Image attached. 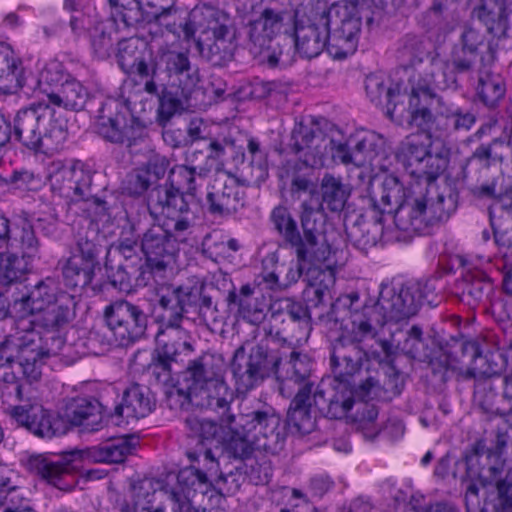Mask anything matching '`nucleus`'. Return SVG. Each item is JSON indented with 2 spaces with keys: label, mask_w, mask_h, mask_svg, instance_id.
Listing matches in <instances>:
<instances>
[{
  "label": "nucleus",
  "mask_w": 512,
  "mask_h": 512,
  "mask_svg": "<svg viewBox=\"0 0 512 512\" xmlns=\"http://www.w3.org/2000/svg\"><path fill=\"white\" fill-rule=\"evenodd\" d=\"M476 90L480 100L490 108L496 107L506 92L503 78L488 70L479 72Z\"/></svg>",
  "instance_id": "56"
},
{
  "label": "nucleus",
  "mask_w": 512,
  "mask_h": 512,
  "mask_svg": "<svg viewBox=\"0 0 512 512\" xmlns=\"http://www.w3.org/2000/svg\"><path fill=\"white\" fill-rule=\"evenodd\" d=\"M496 370L490 366L482 367H468L463 370L459 375L463 379H474V402L486 413L495 415H505L506 409L499 405L501 397L495 392L497 382H500V377L496 375Z\"/></svg>",
  "instance_id": "23"
},
{
  "label": "nucleus",
  "mask_w": 512,
  "mask_h": 512,
  "mask_svg": "<svg viewBox=\"0 0 512 512\" xmlns=\"http://www.w3.org/2000/svg\"><path fill=\"white\" fill-rule=\"evenodd\" d=\"M177 480L182 488V492L186 494L187 499L191 497V493L205 495L211 487L208 476L194 467H187L180 470Z\"/></svg>",
  "instance_id": "62"
},
{
  "label": "nucleus",
  "mask_w": 512,
  "mask_h": 512,
  "mask_svg": "<svg viewBox=\"0 0 512 512\" xmlns=\"http://www.w3.org/2000/svg\"><path fill=\"white\" fill-rule=\"evenodd\" d=\"M386 376L387 378L382 386L380 385L379 380L374 377L366 378L365 381L359 385V395L363 399L378 397L380 396V391L382 389L393 396L399 395L404 387V380L401 373L391 366L389 367Z\"/></svg>",
  "instance_id": "54"
},
{
  "label": "nucleus",
  "mask_w": 512,
  "mask_h": 512,
  "mask_svg": "<svg viewBox=\"0 0 512 512\" xmlns=\"http://www.w3.org/2000/svg\"><path fill=\"white\" fill-rule=\"evenodd\" d=\"M49 103L66 110H81L88 99V91L81 82L66 76L56 89H43Z\"/></svg>",
  "instance_id": "45"
},
{
  "label": "nucleus",
  "mask_w": 512,
  "mask_h": 512,
  "mask_svg": "<svg viewBox=\"0 0 512 512\" xmlns=\"http://www.w3.org/2000/svg\"><path fill=\"white\" fill-rule=\"evenodd\" d=\"M234 430L233 456L240 459L249 458L254 450L276 453L285 440L281 418L269 405L234 415Z\"/></svg>",
  "instance_id": "2"
},
{
  "label": "nucleus",
  "mask_w": 512,
  "mask_h": 512,
  "mask_svg": "<svg viewBox=\"0 0 512 512\" xmlns=\"http://www.w3.org/2000/svg\"><path fill=\"white\" fill-rule=\"evenodd\" d=\"M328 336L330 339V349L332 350V339L335 338L336 333L330 331ZM330 365L334 374V380L338 384L331 390L332 394L329 397V403L324 416L331 419H342L352 409L354 404V392L351 388L347 387L348 377L356 374L360 368L352 374L337 375L332 362V354L330 355Z\"/></svg>",
  "instance_id": "38"
},
{
  "label": "nucleus",
  "mask_w": 512,
  "mask_h": 512,
  "mask_svg": "<svg viewBox=\"0 0 512 512\" xmlns=\"http://www.w3.org/2000/svg\"><path fill=\"white\" fill-rule=\"evenodd\" d=\"M430 145L428 136L412 134L400 143L396 152L397 160L407 173L417 179L415 183L434 185V181L447 167V156L441 152L432 153Z\"/></svg>",
  "instance_id": "7"
},
{
  "label": "nucleus",
  "mask_w": 512,
  "mask_h": 512,
  "mask_svg": "<svg viewBox=\"0 0 512 512\" xmlns=\"http://www.w3.org/2000/svg\"><path fill=\"white\" fill-rule=\"evenodd\" d=\"M13 135L28 149L53 154L63 147L68 132L66 124L55 119V110L50 104L39 101L17 112Z\"/></svg>",
  "instance_id": "3"
},
{
  "label": "nucleus",
  "mask_w": 512,
  "mask_h": 512,
  "mask_svg": "<svg viewBox=\"0 0 512 512\" xmlns=\"http://www.w3.org/2000/svg\"><path fill=\"white\" fill-rule=\"evenodd\" d=\"M137 40L129 38L118 42L117 61L126 73L136 74L144 82V90L148 94H158L159 87L163 86L164 78L157 67V61L152 55L146 59L137 58Z\"/></svg>",
  "instance_id": "18"
},
{
  "label": "nucleus",
  "mask_w": 512,
  "mask_h": 512,
  "mask_svg": "<svg viewBox=\"0 0 512 512\" xmlns=\"http://www.w3.org/2000/svg\"><path fill=\"white\" fill-rule=\"evenodd\" d=\"M33 262H28L23 256L15 253H8L1 258L0 262V321L8 315V301L6 298L7 288L17 282L31 268Z\"/></svg>",
  "instance_id": "43"
},
{
  "label": "nucleus",
  "mask_w": 512,
  "mask_h": 512,
  "mask_svg": "<svg viewBox=\"0 0 512 512\" xmlns=\"http://www.w3.org/2000/svg\"><path fill=\"white\" fill-rule=\"evenodd\" d=\"M452 208V199L447 201L443 194L438 193L435 185L412 183L407 198L392 214L399 230L422 232L433 222L448 217Z\"/></svg>",
  "instance_id": "5"
},
{
  "label": "nucleus",
  "mask_w": 512,
  "mask_h": 512,
  "mask_svg": "<svg viewBox=\"0 0 512 512\" xmlns=\"http://www.w3.org/2000/svg\"><path fill=\"white\" fill-rule=\"evenodd\" d=\"M209 43L197 41V47L203 57L213 65H224L231 61L236 49L235 33L218 35L209 39Z\"/></svg>",
  "instance_id": "51"
},
{
  "label": "nucleus",
  "mask_w": 512,
  "mask_h": 512,
  "mask_svg": "<svg viewBox=\"0 0 512 512\" xmlns=\"http://www.w3.org/2000/svg\"><path fill=\"white\" fill-rule=\"evenodd\" d=\"M97 133L109 142L131 146L139 137L140 128L134 120L116 108L110 116L100 115L97 122Z\"/></svg>",
  "instance_id": "32"
},
{
  "label": "nucleus",
  "mask_w": 512,
  "mask_h": 512,
  "mask_svg": "<svg viewBox=\"0 0 512 512\" xmlns=\"http://www.w3.org/2000/svg\"><path fill=\"white\" fill-rule=\"evenodd\" d=\"M101 248L97 231L94 228H88L84 233H79L71 256H76L84 263L96 268L99 265L98 256Z\"/></svg>",
  "instance_id": "61"
},
{
  "label": "nucleus",
  "mask_w": 512,
  "mask_h": 512,
  "mask_svg": "<svg viewBox=\"0 0 512 512\" xmlns=\"http://www.w3.org/2000/svg\"><path fill=\"white\" fill-rule=\"evenodd\" d=\"M329 46L330 32L323 13L307 25H295V47L303 57H317L325 48L329 53Z\"/></svg>",
  "instance_id": "28"
},
{
  "label": "nucleus",
  "mask_w": 512,
  "mask_h": 512,
  "mask_svg": "<svg viewBox=\"0 0 512 512\" xmlns=\"http://www.w3.org/2000/svg\"><path fill=\"white\" fill-rule=\"evenodd\" d=\"M423 299V289L418 284L395 287L384 283L373 305L362 306L356 292L339 297L327 320V324L334 325L342 321V332L332 339L336 374H352L361 368L366 352L360 343L374 337L387 322H400L416 315Z\"/></svg>",
  "instance_id": "1"
},
{
  "label": "nucleus",
  "mask_w": 512,
  "mask_h": 512,
  "mask_svg": "<svg viewBox=\"0 0 512 512\" xmlns=\"http://www.w3.org/2000/svg\"><path fill=\"white\" fill-rule=\"evenodd\" d=\"M322 205L314 207L310 202L301 204V228L300 233L297 222L285 206L275 207L270 215V220L275 230L280 234L286 244L293 250L300 260L311 257L312 249L329 247L323 236Z\"/></svg>",
  "instance_id": "4"
},
{
  "label": "nucleus",
  "mask_w": 512,
  "mask_h": 512,
  "mask_svg": "<svg viewBox=\"0 0 512 512\" xmlns=\"http://www.w3.org/2000/svg\"><path fill=\"white\" fill-rule=\"evenodd\" d=\"M104 319L114 342L129 345L140 339L147 329L148 317L143 309L127 300H116L105 307Z\"/></svg>",
  "instance_id": "12"
},
{
  "label": "nucleus",
  "mask_w": 512,
  "mask_h": 512,
  "mask_svg": "<svg viewBox=\"0 0 512 512\" xmlns=\"http://www.w3.org/2000/svg\"><path fill=\"white\" fill-rule=\"evenodd\" d=\"M17 64L11 47L0 42V89L5 93L17 87Z\"/></svg>",
  "instance_id": "64"
},
{
  "label": "nucleus",
  "mask_w": 512,
  "mask_h": 512,
  "mask_svg": "<svg viewBox=\"0 0 512 512\" xmlns=\"http://www.w3.org/2000/svg\"><path fill=\"white\" fill-rule=\"evenodd\" d=\"M443 99L435 92H430L427 86H412L411 93L406 99L397 101L393 108H389V116L397 121H408L411 125L426 132L430 138L435 117L431 109L437 105L438 100Z\"/></svg>",
  "instance_id": "15"
},
{
  "label": "nucleus",
  "mask_w": 512,
  "mask_h": 512,
  "mask_svg": "<svg viewBox=\"0 0 512 512\" xmlns=\"http://www.w3.org/2000/svg\"><path fill=\"white\" fill-rule=\"evenodd\" d=\"M333 139L328 137L312 119L295 122L291 131L289 148L306 166L321 168L325 165L328 148Z\"/></svg>",
  "instance_id": "14"
},
{
  "label": "nucleus",
  "mask_w": 512,
  "mask_h": 512,
  "mask_svg": "<svg viewBox=\"0 0 512 512\" xmlns=\"http://www.w3.org/2000/svg\"><path fill=\"white\" fill-rule=\"evenodd\" d=\"M407 196L408 190L399 179L393 175H386L380 186L373 189L370 201L375 211L392 214Z\"/></svg>",
  "instance_id": "44"
},
{
  "label": "nucleus",
  "mask_w": 512,
  "mask_h": 512,
  "mask_svg": "<svg viewBox=\"0 0 512 512\" xmlns=\"http://www.w3.org/2000/svg\"><path fill=\"white\" fill-rule=\"evenodd\" d=\"M160 483L153 478L132 480L124 496L116 499V507L121 512H152L155 493Z\"/></svg>",
  "instance_id": "31"
},
{
  "label": "nucleus",
  "mask_w": 512,
  "mask_h": 512,
  "mask_svg": "<svg viewBox=\"0 0 512 512\" xmlns=\"http://www.w3.org/2000/svg\"><path fill=\"white\" fill-rule=\"evenodd\" d=\"M322 202L333 212L341 211L350 196L347 185L340 178L325 174L320 184Z\"/></svg>",
  "instance_id": "55"
},
{
  "label": "nucleus",
  "mask_w": 512,
  "mask_h": 512,
  "mask_svg": "<svg viewBox=\"0 0 512 512\" xmlns=\"http://www.w3.org/2000/svg\"><path fill=\"white\" fill-rule=\"evenodd\" d=\"M355 166L369 165L373 168L384 170L389 150L386 140L375 132H369L355 141L354 145Z\"/></svg>",
  "instance_id": "37"
},
{
  "label": "nucleus",
  "mask_w": 512,
  "mask_h": 512,
  "mask_svg": "<svg viewBox=\"0 0 512 512\" xmlns=\"http://www.w3.org/2000/svg\"><path fill=\"white\" fill-rule=\"evenodd\" d=\"M226 301L229 307L237 306L239 315L251 324H259L265 319L267 305L264 297H256L250 284L241 286L239 293L234 289L229 291Z\"/></svg>",
  "instance_id": "42"
},
{
  "label": "nucleus",
  "mask_w": 512,
  "mask_h": 512,
  "mask_svg": "<svg viewBox=\"0 0 512 512\" xmlns=\"http://www.w3.org/2000/svg\"><path fill=\"white\" fill-rule=\"evenodd\" d=\"M147 209L150 216L164 225L173 226L176 235H189L193 226V217L184 195L169 187L158 185L151 189L147 197Z\"/></svg>",
  "instance_id": "9"
},
{
  "label": "nucleus",
  "mask_w": 512,
  "mask_h": 512,
  "mask_svg": "<svg viewBox=\"0 0 512 512\" xmlns=\"http://www.w3.org/2000/svg\"><path fill=\"white\" fill-rule=\"evenodd\" d=\"M329 255L330 247H319L312 249L311 257L306 260H300L296 256V260L278 263L276 254H271L266 257L263 264L266 265L269 263L275 267L272 271H267L265 267L260 277L268 289L284 291L298 282L306 265L316 267L324 263Z\"/></svg>",
  "instance_id": "16"
},
{
  "label": "nucleus",
  "mask_w": 512,
  "mask_h": 512,
  "mask_svg": "<svg viewBox=\"0 0 512 512\" xmlns=\"http://www.w3.org/2000/svg\"><path fill=\"white\" fill-rule=\"evenodd\" d=\"M185 424L195 436L203 440H211L217 444L225 445L233 454V442L235 439L234 414L221 415L219 423L199 418L196 415H189L185 418Z\"/></svg>",
  "instance_id": "27"
},
{
  "label": "nucleus",
  "mask_w": 512,
  "mask_h": 512,
  "mask_svg": "<svg viewBox=\"0 0 512 512\" xmlns=\"http://www.w3.org/2000/svg\"><path fill=\"white\" fill-rule=\"evenodd\" d=\"M9 246L19 250L20 254L28 262H34L40 258L41 243L35 230L27 220L21 221L11 232Z\"/></svg>",
  "instance_id": "50"
},
{
  "label": "nucleus",
  "mask_w": 512,
  "mask_h": 512,
  "mask_svg": "<svg viewBox=\"0 0 512 512\" xmlns=\"http://www.w3.org/2000/svg\"><path fill=\"white\" fill-rule=\"evenodd\" d=\"M249 345L245 343L235 350L231 364L236 389L241 393L253 389L270 375H276L282 360V354L270 349L265 341L251 346L245 359Z\"/></svg>",
  "instance_id": "6"
},
{
  "label": "nucleus",
  "mask_w": 512,
  "mask_h": 512,
  "mask_svg": "<svg viewBox=\"0 0 512 512\" xmlns=\"http://www.w3.org/2000/svg\"><path fill=\"white\" fill-rule=\"evenodd\" d=\"M510 11L508 0H490L475 9L474 13L489 33L502 35L508 29Z\"/></svg>",
  "instance_id": "47"
},
{
  "label": "nucleus",
  "mask_w": 512,
  "mask_h": 512,
  "mask_svg": "<svg viewBox=\"0 0 512 512\" xmlns=\"http://www.w3.org/2000/svg\"><path fill=\"white\" fill-rule=\"evenodd\" d=\"M201 294L198 285L162 287L159 293V306L163 309L162 318L168 326L178 328L186 313L195 309Z\"/></svg>",
  "instance_id": "20"
},
{
  "label": "nucleus",
  "mask_w": 512,
  "mask_h": 512,
  "mask_svg": "<svg viewBox=\"0 0 512 512\" xmlns=\"http://www.w3.org/2000/svg\"><path fill=\"white\" fill-rule=\"evenodd\" d=\"M438 114L445 118L447 129L454 132L466 133L476 122L472 112L449 105L443 99L438 100Z\"/></svg>",
  "instance_id": "60"
},
{
  "label": "nucleus",
  "mask_w": 512,
  "mask_h": 512,
  "mask_svg": "<svg viewBox=\"0 0 512 512\" xmlns=\"http://www.w3.org/2000/svg\"><path fill=\"white\" fill-rule=\"evenodd\" d=\"M347 233L356 246L362 249L373 247L383 236L382 217L375 218L372 222L355 223Z\"/></svg>",
  "instance_id": "59"
},
{
  "label": "nucleus",
  "mask_w": 512,
  "mask_h": 512,
  "mask_svg": "<svg viewBox=\"0 0 512 512\" xmlns=\"http://www.w3.org/2000/svg\"><path fill=\"white\" fill-rule=\"evenodd\" d=\"M29 337L23 336V346L17 359L16 372L18 378H20L19 374L21 373L27 382L33 383L41 378V360L43 356L37 341L33 342V339ZM19 381L21 382V379Z\"/></svg>",
  "instance_id": "49"
},
{
  "label": "nucleus",
  "mask_w": 512,
  "mask_h": 512,
  "mask_svg": "<svg viewBox=\"0 0 512 512\" xmlns=\"http://www.w3.org/2000/svg\"><path fill=\"white\" fill-rule=\"evenodd\" d=\"M66 416L72 425L80 426L86 432L99 431L104 426L103 407L96 399H72L66 406Z\"/></svg>",
  "instance_id": "35"
},
{
  "label": "nucleus",
  "mask_w": 512,
  "mask_h": 512,
  "mask_svg": "<svg viewBox=\"0 0 512 512\" xmlns=\"http://www.w3.org/2000/svg\"><path fill=\"white\" fill-rule=\"evenodd\" d=\"M188 235L177 236L173 226L154 224L141 238V250L146 256L147 267L154 277L163 279L164 273L173 262L175 242H185Z\"/></svg>",
  "instance_id": "13"
},
{
  "label": "nucleus",
  "mask_w": 512,
  "mask_h": 512,
  "mask_svg": "<svg viewBox=\"0 0 512 512\" xmlns=\"http://www.w3.org/2000/svg\"><path fill=\"white\" fill-rule=\"evenodd\" d=\"M322 13L330 32L329 55L335 59L352 55L357 49L362 26L358 6L343 1L331 5Z\"/></svg>",
  "instance_id": "8"
},
{
  "label": "nucleus",
  "mask_w": 512,
  "mask_h": 512,
  "mask_svg": "<svg viewBox=\"0 0 512 512\" xmlns=\"http://www.w3.org/2000/svg\"><path fill=\"white\" fill-rule=\"evenodd\" d=\"M206 201L210 214L229 216L244 207L245 193L236 179L220 175L210 185Z\"/></svg>",
  "instance_id": "21"
},
{
  "label": "nucleus",
  "mask_w": 512,
  "mask_h": 512,
  "mask_svg": "<svg viewBox=\"0 0 512 512\" xmlns=\"http://www.w3.org/2000/svg\"><path fill=\"white\" fill-rule=\"evenodd\" d=\"M95 267H92L76 256H70L62 267L65 285L70 288H85L91 284L95 276Z\"/></svg>",
  "instance_id": "58"
},
{
  "label": "nucleus",
  "mask_w": 512,
  "mask_h": 512,
  "mask_svg": "<svg viewBox=\"0 0 512 512\" xmlns=\"http://www.w3.org/2000/svg\"><path fill=\"white\" fill-rule=\"evenodd\" d=\"M285 10L265 7L258 17L248 24V45L254 55H261L270 47L284 27Z\"/></svg>",
  "instance_id": "22"
},
{
  "label": "nucleus",
  "mask_w": 512,
  "mask_h": 512,
  "mask_svg": "<svg viewBox=\"0 0 512 512\" xmlns=\"http://www.w3.org/2000/svg\"><path fill=\"white\" fill-rule=\"evenodd\" d=\"M271 317L275 321L281 319L282 322L290 320L292 322L306 321L308 318L307 309L300 303L294 301L292 298H279L270 304Z\"/></svg>",
  "instance_id": "63"
},
{
  "label": "nucleus",
  "mask_w": 512,
  "mask_h": 512,
  "mask_svg": "<svg viewBox=\"0 0 512 512\" xmlns=\"http://www.w3.org/2000/svg\"><path fill=\"white\" fill-rule=\"evenodd\" d=\"M59 295L56 281L48 277L38 282L21 304L28 314H38L58 302Z\"/></svg>",
  "instance_id": "46"
},
{
  "label": "nucleus",
  "mask_w": 512,
  "mask_h": 512,
  "mask_svg": "<svg viewBox=\"0 0 512 512\" xmlns=\"http://www.w3.org/2000/svg\"><path fill=\"white\" fill-rule=\"evenodd\" d=\"M234 400L235 392L224 381V376L195 392L185 394L184 389H174L167 393V403L171 409L187 411L193 406L211 409L220 416L231 414L230 405Z\"/></svg>",
  "instance_id": "11"
},
{
  "label": "nucleus",
  "mask_w": 512,
  "mask_h": 512,
  "mask_svg": "<svg viewBox=\"0 0 512 512\" xmlns=\"http://www.w3.org/2000/svg\"><path fill=\"white\" fill-rule=\"evenodd\" d=\"M108 255H110V251ZM141 268L142 266H137V263H119L115 268L109 258L105 262V269L111 284L123 292H129L132 289L133 280L136 281V285L140 284L138 277L145 274Z\"/></svg>",
  "instance_id": "57"
},
{
  "label": "nucleus",
  "mask_w": 512,
  "mask_h": 512,
  "mask_svg": "<svg viewBox=\"0 0 512 512\" xmlns=\"http://www.w3.org/2000/svg\"><path fill=\"white\" fill-rule=\"evenodd\" d=\"M25 468L47 484L68 491L76 484V466L71 455L35 454L27 458Z\"/></svg>",
  "instance_id": "17"
},
{
  "label": "nucleus",
  "mask_w": 512,
  "mask_h": 512,
  "mask_svg": "<svg viewBox=\"0 0 512 512\" xmlns=\"http://www.w3.org/2000/svg\"><path fill=\"white\" fill-rule=\"evenodd\" d=\"M152 60L157 61V67L164 78L165 84L162 87H184L186 91H195L199 74L192 67L188 53L159 48Z\"/></svg>",
  "instance_id": "19"
},
{
  "label": "nucleus",
  "mask_w": 512,
  "mask_h": 512,
  "mask_svg": "<svg viewBox=\"0 0 512 512\" xmlns=\"http://www.w3.org/2000/svg\"><path fill=\"white\" fill-rule=\"evenodd\" d=\"M23 346V335H9L0 340V383L12 386L17 401H23V385L17 377L16 367Z\"/></svg>",
  "instance_id": "33"
},
{
  "label": "nucleus",
  "mask_w": 512,
  "mask_h": 512,
  "mask_svg": "<svg viewBox=\"0 0 512 512\" xmlns=\"http://www.w3.org/2000/svg\"><path fill=\"white\" fill-rule=\"evenodd\" d=\"M311 385L301 387L291 402L288 410L287 423L293 433L305 435L316 427L315 416H312Z\"/></svg>",
  "instance_id": "41"
},
{
  "label": "nucleus",
  "mask_w": 512,
  "mask_h": 512,
  "mask_svg": "<svg viewBox=\"0 0 512 512\" xmlns=\"http://www.w3.org/2000/svg\"><path fill=\"white\" fill-rule=\"evenodd\" d=\"M132 451V444L128 436L110 439L99 446L86 451L89 460L96 463L118 464L122 463Z\"/></svg>",
  "instance_id": "48"
},
{
  "label": "nucleus",
  "mask_w": 512,
  "mask_h": 512,
  "mask_svg": "<svg viewBox=\"0 0 512 512\" xmlns=\"http://www.w3.org/2000/svg\"><path fill=\"white\" fill-rule=\"evenodd\" d=\"M113 8L111 13L112 22L120 19L126 27L135 26L141 22H151L153 17L163 19V14H153L146 12L139 0H109Z\"/></svg>",
  "instance_id": "52"
},
{
  "label": "nucleus",
  "mask_w": 512,
  "mask_h": 512,
  "mask_svg": "<svg viewBox=\"0 0 512 512\" xmlns=\"http://www.w3.org/2000/svg\"><path fill=\"white\" fill-rule=\"evenodd\" d=\"M75 307L74 297L60 292L58 302L38 313L33 322L42 329L63 331L75 318Z\"/></svg>",
  "instance_id": "40"
},
{
  "label": "nucleus",
  "mask_w": 512,
  "mask_h": 512,
  "mask_svg": "<svg viewBox=\"0 0 512 512\" xmlns=\"http://www.w3.org/2000/svg\"><path fill=\"white\" fill-rule=\"evenodd\" d=\"M162 92L159 97V116L168 121L173 115L187 109L190 105V99L194 91H186L184 87H161ZM160 89L158 90V92Z\"/></svg>",
  "instance_id": "53"
},
{
  "label": "nucleus",
  "mask_w": 512,
  "mask_h": 512,
  "mask_svg": "<svg viewBox=\"0 0 512 512\" xmlns=\"http://www.w3.org/2000/svg\"><path fill=\"white\" fill-rule=\"evenodd\" d=\"M10 416L18 425L40 438H52L61 433L62 421L43 407L12 406Z\"/></svg>",
  "instance_id": "26"
},
{
  "label": "nucleus",
  "mask_w": 512,
  "mask_h": 512,
  "mask_svg": "<svg viewBox=\"0 0 512 512\" xmlns=\"http://www.w3.org/2000/svg\"><path fill=\"white\" fill-rule=\"evenodd\" d=\"M509 151V143L500 138H495L488 144H481L467 159L463 168L464 177L479 180L476 177L478 173L486 174L491 166L502 162Z\"/></svg>",
  "instance_id": "34"
},
{
  "label": "nucleus",
  "mask_w": 512,
  "mask_h": 512,
  "mask_svg": "<svg viewBox=\"0 0 512 512\" xmlns=\"http://www.w3.org/2000/svg\"><path fill=\"white\" fill-rule=\"evenodd\" d=\"M224 361L221 356L204 353L189 361L183 372L182 386L184 393L195 392L205 385L213 384V381L224 376Z\"/></svg>",
  "instance_id": "25"
},
{
  "label": "nucleus",
  "mask_w": 512,
  "mask_h": 512,
  "mask_svg": "<svg viewBox=\"0 0 512 512\" xmlns=\"http://www.w3.org/2000/svg\"><path fill=\"white\" fill-rule=\"evenodd\" d=\"M282 354L281 364L277 371V378L281 380V390L284 389L285 385L290 382L295 384H306L311 385V389L314 386L313 381L310 380L312 371L311 359L301 352L292 350L289 355Z\"/></svg>",
  "instance_id": "39"
},
{
  "label": "nucleus",
  "mask_w": 512,
  "mask_h": 512,
  "mask_svg": "<svg viewBox=\"0 0 512 512\" xmlns=\"http://www.w3.org/2000/svg\"><path fill=\"white\" fill-rule=\"evenodd\" d=\"M48 180L52 191L72 201H91L97 207L105 203L94 195L92 174L82 165L53 161L48 167Z\"/></svg>",
  "instance_id": "10"
},
{
  "label": "nucleus",
  "mask_w": 512,
  "mask_h": 512,
  "mask_svg": "<svg viewBox=\"0 0 512 512\" xmlns=\"http://www.w3.org/2000/svg\"><path fill=\"white\" fill-rule=\"evenodd\" d=\"M413 86H427L430 92L434 89H455L457 76L452 70L449 61L442 59L438 54L428 55L422 67L420 78Z\"/></svg>",
  "instance_id": "36"
},
{
  "label": "nucleus",
  "mask_w": 512,
  "mask_h": 512,
  "mask_svg": "<svg viewBox=\"0 0 512 512\" xmlns=\"http://www.w3.org/2000/svg\"><path fill=\"white\" fill-rule=\"evenodd\" d=\"M192 350V345L186 340L171 339L155 350L148 370L158 381L167 382L173 369L172 365L184 361V357Z\"/></svg>",
  "instance_id": "30"
},
{
  "label": "nucleus",
  "mask_w": 512,
  "mask_h": 512,
  "mask_svg": "<svg viewBox=\"0 0 512 512\" xmlns=\"http://www.w3.org/2000/svg\"><path fill=\"white\" fill-rule=\"evenodd\" d=\"M156 400L150 388L134 383L123 393L122 401L115 407L114 417L129 420H138L146 417L155 408Z\"/></svg>",
  "instance_id": "29"
},
{
  "label": "nucleus",
  "mask_w": 512,
  "mask_h": 512,
  "mask_svg": "<svg viewBox=\"0 0 512 512\" xmlns=\"http://www.w3.org/2000/svg\"><path fill=\"white\" fill-rule=\"evenodd\" d=\"M197 31L211 32L212 37L235 33L229 14L210 5L194 8L185 21L184 36L186 39L193 38Z\"/></svg>",
  "instance_id": "24"
}]
</instances>
